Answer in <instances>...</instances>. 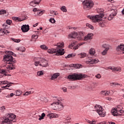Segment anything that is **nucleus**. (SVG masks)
<instances>
[{"label": "nucleus", "instance_id": "obj_6", "mask_svg": "<svg viewBox=\"0 0 124 124\" xmlns=\"http://www.w3.org/2000/svg\"><path fill=\"white\" fill-rule=\"evenodd\" d=\"M87 76L85 75L82 74H77L75 73L73 75H70L68 76L67 78L69 79V80H71V81H75V80H81V79H84V78H86Z\"/></svg>", "mask_w": 124, "mask_h": 124}, {"label": "nucleus", "instance_id": "obj_46", "mask_svg": "<svg viewBox=\"0 0 124 124\" xmlns=\"http://www.w3.org/2000/svg\"><path fill=\"white\" fill-rule=\"evenodd\" d=\"M81 64H75L74 68H80V66Z\"/></svg>", "mask_w": 124, "mask_h": 124}, {"label": "nucleus", "instance_id": "obj_23", "mask_svg": "<svg viewBox=\"0 0 124 124\" xmlns=\"http://www.w3.org/2000/svg\"><path fill=\"white\" fill-rule=\"evenodd\" d=\"M46 116L49 117L50 120L54 118H58V115L55 113H48Z\"/></svg>", "mask_w": 124, "mask_h": 124}, {"label": "nucleus", "instance_id": "obj_12", "mask_svg": "<svg viewBox=\"0 0 124 124\" xmlns=\"http://www.w3.org/2000/svg\"><path fill=\"white\" fill-rule=\"evenodd\" d=\"M98 62H99V61H98V60L97 59H93V58H91L90 59H89L88 61H87L86 62V63H87V64H93V63H97Z\"/></svg>", "mask_w": 124, "mask_h": 124}, {"label": "nucleus", "instance_id": "obj_20", "mask_svg": "<svg viewBox=\"0 0 124 124\" xmlns=\"http://www.w3.org/2000/svg\"><path fill=\"white\" fill-rule=\"evenodd\" d=\"M21 31H22L23 32H27V31H30V26L26 25H23L21 27Z\"/></svg>", "mask_w": 124, "mask_h": 124}, {"label": "nucleus", "instance_id": "obj_17", "mask_svg": "<svg viewBox=\"0 0 124 124\" xmlns=\"http://www.w3.org/2000/svg\"><path fill=\"white\" fill-rule=\"evenodd\" d=\"M32 11L33 12H36L37 15H39L40 16H41V15H43V14L44 13V12H45V11H44V10L41 11L40 10H37V8H34Z\"/></svg>", "mask_w": 124, "mask_h": 124}, {"label": "nucleus", "instance_id": "obj_13", "mask_svg": "<svg viewBox=\"0 0 124 124\" xmlns=\"http://www.w3.org/2000/svg\"><path fill=\"white\" fill-rule=\"evenodd\" d=\"M10 32L7 31V29H5V28L3 27V29L0 28V36H2L4 35V34H7V33H10Z\"/></svg>", "mask_w": 124, "mask_h": 124}, {"label": "nucleus", "instance_id": "obj_8", "mask_svg": "<svg viewBox=\"0 0 124 124\" xmlns=\"http://www.w3.org/2000/svg\"><path fill=\"white\" fill-rule=\"evenodd\" d=\"M83 4V8L86 10L91 9L93 6V2L92 0H85L82 2Z\"/></svg>", "mask_w": 124, "mask_h": 124}, {"label": "nucleus", "instance_id": "obj_7", "mask_svg": "<svg viewBox=\"0 0 124 124\" xmlns=\"http://www.w3.org/2000/svg\"><path fill=\"white\" fill-rule=\"evenodd\" d=\"M83 36H84V32H79L78 34L76 32H73L69 34L68 36V38H69V39L70 38L74 39L77 38L78 40H81Z\"/></svg>", "mask_w": 124, "mask_h": 124}, {"label": "nucleus", "instance_id": "obj_54", "mask_svg": "<svg viewBox=\"0 0 124 124\" xmlns=\"http://www.w3.org/2000/svg\"><path fill=\"white\" fill-rule=\"evenodd\" d=\"M27 93H28V95H29V94H31L32 93H33V91L27 92Z\"/></svg>", "mask_w": 124, "mask_h": 124}, {"label": "nucleus", "instance_id": "obj_47", "mask_svg": "<svg viewBox=\"0 0 124 124\" xmlns=\"http://www.w3.org/2000/svg\"><path fill=\"white\" fill-rule=\"evenodd\" d=\"M32 38H34V39H37V38H38V36L37 35H32Z\"/></svg>", "mask_w": 124, "mask_h": 124}, {"label": "nucleus", "instance_id": "obj_44", "mask_svg": "<svg viewBox=\"0 0 124 124\" xmlns=\"http://www.w3.org/2000/svg\"><path fill=\"white\" fill-rule=\"evenodd\" d=\"M12 40L14 42H16L17 43H19V42H20V39H17L15 38H12Z\"/></svg>", "mask_w": 124, "mask_h": 124}, {"label": "nucleus", "instance_id": "obj_55", "mask_svg": "<svg viewBox=\"0 0 124 124\" xmlns=\"http://www.w3.org/2000/svg\"><path fill=\"white\" fill-rule=\"evenodd\" d=\"M69 89H75V86H69Z\"/></svg>", "mask_w": 124, "mask_h": 124}, {"label": "nucleus", "instance_id": "obj_52", "mask_svg": "<svg viewBox=\"0 0 124 124\" xmlns=\"http://www.w3.org/2000/svg\"><path fill=\"white\" fill-rule=\"evenodd\" d=\"M73 57V55L72 54H69L67 56H66V59H67V58H72Z\"/></svg>", "mask_w": 124, "mask_h": 124}, {"label": "nucleus", "instance_id": "obj_16", "mask_svg": "<svg viewBox=\"0 0 124 124\" xmlns=\"http://www.w3.org/2000/svg\"><path fill=\"white\" fill-rule=\"evenodd\" d=\"M117 111H118V113H119V116H122L124 113V111L123 110V106H118L116 108Z\"/></svg>", "mask_w": 124, "mask_h": 124}, {"label": "nucleus", "instance_id": "obj_50", "mask_svg": "<svg viewBox=\"0 0 124 124\" xmlns=\"http://www.w3.org/2000/svg\"><path fill=\"white\" fill-rule=\"evenodd\" d=\"M11 86V84H7V85H6L5 86H3L2 87V88H9V87H10Z\"/></svg>", "mask_w": 124, "mask_h": 124}, {"label": "nucleus", "instance_id": "obj_4", "mask_svg": "<svg viewBox=\"0 0 124 124\" xmlns=\"http://www.w3.org/2000/svg\"><path fill=\"white\" fill-rule=\"evenodd\" d=\"M1 124H13L16 122V115L13 113H7L4 117L1 118Z\"/></svg>", "mask_w": 124, "mask_h": 124}, {"label": "nucleus", "instance_id": "obj_45", "mask_svg": "<svg viewBox=\"0 0 124 124\" xmlns=\"http://www.w3.org/2000/svg\"><path fill=\"white\" fill-rule=\"evenodd\" d=\"M49 22L52 24H54V23H56V20H55V19L51 18L49 19Z\"/></svg>", "mask_w": 124, "mask_h": 124}, {"label": "nucleus", "instance_id": "obj_24", "mask_svg": "<svg viewBox=\"0 0 124 124\" xmlns=\"http://www.w3.org/2000/svg\"><path fill=\"white\" fill-rule=\"evenodd\" d=\"M111 113L114 116H118V115H120V113L118 112V110H117V109L115 108H112L111 110Z\"/></svg>", "mask_w": 124, "mask_h": 124}, {"label": "nucleus", "instance_id": "obj_28", "mask_svg": "<svg viewBox=\"0 0 124 124\" xmlns=\"http://www.w3.org/2000/svg\"><path fill=\"white\" fill-rule=\"evenodd\" d=\"M109 12V16H116V15H117V14L118 13L117 10H115L114 9L111 10V11H110Z\"/></svg>", "mask_w": 124, "mask_h": 124}, {"label": "nucleus", "instance_id": "obj_9", "mask_svg": "<svg viewBox=\"0 0 124 124\" xmlns=\"http://www.w3.org/2000/svg\"><path fill=\"white\" fill-rule=\"evenodd\" d=\"M77 43V42L73 41V42L69 46V48H70L71 49H74V50H77V49L79 48V46H81V45H84V43H81L78 45H76Z\"/></svg>", "mask_w": 124, "mask_h": 124}, {"label": "nucleus", "instance_id": "obj_19", "mask_svg": "<svg viewBox=\"0 0 124 124\" xmlns=\"http://www.w3.org/2000/svg\"><path fill=\"white\" fill-rule=\"evenodd\" d=\"M93 34L92 33H88L85 37H84V41H87V40L93 39Z\"/></svg>", "mask_w": 124, "mask_h": 124}, {"label": "nucleus", "instance_id": "obj_60", "mask_svg": "<svg viewBox=\"0 0 124 124\" xmlns=\"http://www.w3.org/2000/svg\"><path fill=\"white\" fill-rule=\"evenodd\" d=\"M37 26H38V23H36L34 25H33V27H37Z\"/></svg>", "mask_w": 124, "mask_h": 124}, {"label": "nucleus", "instance_id": "obj_48", "mask_svg": "<svg viewBox=\"0 0 124 124\" xmlns=\"http://www.w3.org/2000/svg\"><path fill=\"white\" fill-rule=\"evenodd\" d=\"M95 77L97 78L98 79H100L101 78V75L100 74H98L95 76Z\"/></svg>", "mask_w": 124, "mask_h": 124}, {"label": "nucleus", "instance_id": "obj_2", "mask_svg": "<svg viewBox=\"0 0 124 124\" xmlns=\"http://www.w3.org/2000/svg\"><path fill=\"white\" fill-rule=\"evenodd\" d=\"M56 46H57V47L56 49L51 48L48 49L47 52L49 53V54H55V53H56L57 56H62V55L64 54V50L62 49L64 46V43H59L57 44Z\"/></svg>", "mask_w": 124, "mask_h": 124}, {"label": "nucleus", "instance_id": "obj_41", "mask_svg": "<svg viewBox=\"0 0 124 124\" xmlns=\"http://www.w3.org/2000/svg\"><path fill=\"white\" fill-rule=\"evenodd\" d=\"M40 48H41V49H42L43 50H48V48L47 47V46L44 45L40 46Z\"/></svg>", "mask_w": 124, "mask_h": 124}, {"label": "nucleus", "instance_id": "obj_29", "mask_svg": "<svg viewBox=\"0 0 124 124\" xmlns=\"http://www.w3.org/2000/svg\"><path fill=\"white\" fill-rule=\"evenodd\" d=\"M98 13H99L98 15H95V16H105V13L103 12V9H100L98 11Z\"/></svg>", "mask_w": 124, "mask_h": 124}, {"label": "nucleus", "instance_id": "obj_51", "mask_svg": "<svg viewBox=\"0 0 124 124\" xmlns=\"http://www.w3.org/2000/svg\"><path fill=\"white\" fill-rule=\"evenodd\" d=\"M70 117L69 116L67 117L66 119V121H67L68 123L70 122Z\"/></svg>", "mask_w": 124, "mask_h": 124}, {"label": "nucleus", "instance_id": "obj_21", "mask_svg": "<svg viewBox=\"0 0 124 124\" xmlns=\"http://www.w3.org/2000/svg\"><path fill=\"white\" fill-rule=\"evenodd\" d=\"M39 3H40V0H39L38 1H35V0H33L30 2V5L31 6H36V4H38Z\"/></svg>", "mask_w": 124, "mask_h": 124}, {"label": "nucleus", "instance_id": "obj_22", "mask_svg": "<svg viewBox=\"0 0 124 124\" xmlns=\"http://www.w3.org/2000/svg\"><path fill=\"white\" fill-rule=\"evenodd\" d=\"M111 92H112V93H114L115 91H103L100 92V94H102V95H109V94L111 93Z\"/></svg>", "mask_w": 124, "mask_h": 124}, {"label": "nucleus", "instance_id": "obj_30", "mask_svg": "<svg viewBox=\"0 0 124 124\" xmlns=\"http://www.w3.org/2000/svg\"><path fill=\"white\" fill-rule=\"evenodd\" d=\"M60 76V73H57L54 74H53L51 78V80H55V79H57L58 77Z\"/></svg>", "mask_w": 124, "mask_h": 124}, {"label": "nucleus", "instance_id": "obj_37", "mask_svg": "<svg viewBox=\"0 0 124 124\" xmlns=\"http://www.w3.org/2000/svg\"><path fill=\"white\" fill-rule=\"evenodd\" d=\"M87 122L89 124H96V121H95V120H92V121L87 120Z\"/></svg>", "mask_w": 124, "mask_h": 124}, {"label": "nucleus", "instance_id": "obj_38", "mask_svg": "<svg viewBox=\"0 0 124 124\" xmlns=\"http://www.w3.org/2000/svg\"><path fill=\"white\" fill-rule=\"evenodd\" d=\"M50 14H52V15H55V16H57V15H59V13H58V12L56 11H50Z\"/></svg>", "mask_w": 124, "mask_h": 124}, {"label": "nucleus", "instance_id": "obj_32", "mask_svg": "<svg viewBox=\"0 0 124 124\" xmlns=\"http://www.w3.org/2000/svg\"><path fill=\"white\" fill-rule=\"evenodd\" d=\"M97 113L98 114H99L100 117H105L106 113L105 112L104 110L103 109H102V110H101Z\"/></svg>", "mask_w": 124, "mask_h": 124}, {"label": "nucleus", "instance_id": "obj_43", "mask_svg": "<svg viewBox=\"0 0 124 124\" xmlns=\"http://www.w3.org/2000/svg\"><path fill=\"white\" fill-rule=\"evenodd\" d=\"M18 50V51H20L21 52H25V51H26V48H25V47L24 46H22Z\"/></svg>", "mask_w": 124, "mask_h": 124}, {"label": "nucleus", "instance_id": "obj_25", "mask_svg": "<svg viewBox=\"0 0 124 124\" xmlns=\"http://www.w3.org/2000/svg\"><path fill=\"white\" fill-rule=\"evenodd\" d=\"M94 109H95V111L97 112V113H98L99 111H101V110H102L103 108L101 106L96 105Z\"/></svg>", "mask_w": 124, "mask_h": 124}, {"label": "nucleus", "instance_id": "obj_58", "mask_svg": "<svg viewBox=\"0 0 124 124\" xmlns=\"http://www.w3.org/2000/svg\"><path fill=\"white\" fill-rule=\"evenodd\" d=\"M70 67H74L75 64H71L69 65Z\"/></svg>", "mask_w": 124, "mask_h": 124}, {"label": "nucleus", "instance_id": "obj_56", "mask_svg": "<svg viewBox=\"0 0 124 124\" xmlns=\"http://www.w3.org/2000/svg\"><path fill=\"white\" fill-rule=\"evenodd\" d=\"M106 99H107V100H109V101H110V100H112V98L109 97H107L106 98Z\"/></svg>", "mask_w": 124, "mask_h": 124}, {"label": "nucleus", "instance_id": "obj_31", "mask_svg": "<svg viewBox=\"0 0 124 124\" xmlns=\"http://www.w3.org/2000/svg\"><path fill=\"white\" fill-rule=\"evenodd\" d=\"M9 13L7 11L3 9L0 10V15H8Z\"/></svg>", "mask_w": 124, "mask_h": 124}, {"label": "nucleus", "instance_id": "obj_15", "mask_svg": "<svg viewBox=\"0 0 124 124\" xmlns=\"http://www.w3.org/2000/svg\"><path fill=\"white\" fill-rule=\"evenodd\" d=\"M13 20L16 21V22H22V21H24V20H27L28 19L27 16H25L24 18H21L20 17L14 16L12 17Z\"/></svg>", "mask_w": 124, "mask_h": 124}, {"label": "nucleus", "instance_id": "obj_5", "mask_svg": "<svg viewBox=\"0 0 124 124\" xmlns=\"http://www.w3.org/2000/svg\"><path fill=\"white\" fill-rule=\"evenodd\" d=\"M34 61L35 62L34 65H35V66H38V65L43 66V67H46V66H48V61L45 59L37 58H34Z\"/></svg>", "mask_w": 124, "mask_h": 124}, {"label": "nucleus", "instance_id": "obj_63", "mask_svg": "<svg viewBox=\"0 0 124 124\" xmlns=\"http://www.w3.org/2000/svg\"><path fill=\"white\" fill-rule=\"evenodd\" d=\"M2 72V73H5V70H3L2 71H1V73Z\"/></svg>", "mask_w": 124, "mask_h": 124}, {"label": "nucleus", "instance_id": "obj_36", "mask_svg": "<svg viewBox=\"0 0 124 124\" xmlns=\"http://www.w3.org/2000/svg\"><path fill=\"white\" fill-rule=\"evenodd\" d=\"M86 27H87V28H89V29H90L91 30H94V27H93V25L89 24V23H87L86 24Z\"/></svg>", "mask_w": 124, "mask_h": 124}, {"label": "nucleus", "instance_id": "obj_3", "mask_svg": "<svg viewBox=\"0 0 124 124\" xmlns=\"http://www.w3.org/2000/svg\"><path fill=\"white\" fill-rule=\"evenodd\" d=\"M88 18L91 19V20H92L93 22L94 23H96V22H100V23H99V26L103 28V27H104V24L102 23V18H104V19L108 18V21H111V20H113V19H114V16H88Z\"/></svg>", "mask_w": 124, "mask_h": 124}, {"label": "nucleus", "instance_id": "obj_11", "mask_svg": "<svg viewBox=\"0 0 124 124\" xmlns=\"http://www.w3.org/2000/svg\"><path fill=\"white\" fill-rule=\"evenodd\" d=\"M52 105L54 106L55 108H58V109H62V108H63L62 104L61 102L53 103L52 104Z\"/></svg>", "mask_w": 124, "mask_h": 124}, {"label": "nucleus", "instance_id": "obj_53", "mask_svg": "<svg viewBox=\"0 0 124 124\" xmlns=\"http://www.w3.org/2000/svg\"><path fill=\"white\" fill-rule=\"evenodd\" d=\"M62 90L63 92H66V91H67V89H66V88H65V87L62 88Z\"/></svg>", "mask_w": 124, "mask_h": 124}, {"label": "nucleus", "instance_id": "obj_34", "mask_svg": "<svg viewBox=\"0 0 124 124\" xmlns=\"http://www.w3.org/2000/svg\"><path fill=\"white\" fill-rule=\"evenodd\" d=\"M89 54H90L91 56H93V55H94V54H95V50H94L93 48H91L90 49Z\"/></svg>", "mask_w": 124, "mask_h": 124}, {"label": "nucleus", "instance_id": "obj_35", "mask_svg": "<svg viewBox=\"0 0 124 124\" xmlns=\"http://www.w3.org/2000/svg\"><path fill=\"white\" fill-rule=\"evenodd\" d=\"M45 116H46V114H45V113H43L41 114V116L39 115V117H40V118H39V121H41L42 120H43V119H44V117H45Z\"/></svg>", "mask_w": 124, "mask_h": 124}, {"label": "nucleus", "instance_id": "obj_10", "mask_svg": "<svg viewBox=\"0 0 124 124\" xmlns=\"http://www.w3.org/2000/svg\"><path fill=\"white\" fill-rule=\"evenodd\" d=\"M102 47L105 49V50H104L103 52H102V55L103 56H105V55L107 54V52H108V50L110 49V46L107 44H104L102 46Z\"/></svg>", "mask_w": 124, "mask_h": 124}, {"label": "nucleus", "instance_id": "obj_39", "mask_svg": "<svg viewBox=\"0 0 124 124\" xmlns=\"http://www.w3.org/2000/svg\"><path fill=\"white\" fill-rule=\"evenodd\" d=\"M61 10L63 12H66L67 11V10L66 9V7L63 6L60 8Z\"/></svg>", "mask_w": 124, "mask_h": 124}, {"label": "nucleus", "instance_id": "obj_57", "mask_svg": "<svg viewBox=\"0 0 124 124\" xmlns=\"http://www.w3.org/2000/svg\"><path fill=\"white\" fill-rule=\"evenodd\" d=\"M112 85H114L115 86H116V85H120V84L117 83H115V82L112 83Z\"/></svg>", "mask_w": 124, "mask_h": 124}, {"label": "nucleus", "instance_id": "obj_59", "mask_svg": "<svg viewBox=\"0 0 124 124\" xmlns=\"http://www.w3.org/2000/svg\"><path fill=\"white\" fill-rule=\"evenodd\" d=\"M14 96V93H11L10 94V97H12Z\"/></svg>", "mask_w": 124, "mask_h": 124}, {"label": "nucleus", "instance_id": "obj_14", "mask_svg": "<svg viewBox=\"0 0 124 124\" xmlns=\"http://www.w3.org/2000/svg\"><path fill=\"white\" fill-rule=\"evenodd\" d=\"M116 50L117 52H122L124 54V45H120L116 47Z\"/></svg>", "mask_w": 124, "mask_h": 124}, {"label": "nucleus", "instance_id": "obj_33", "mask_svg": "<svg viewBox=\"0 0 124 124\" xmlns=\"http://www.w3.org/2000/svg\"><path fill=\"white\" fill-rule=\"evenodd\" d=\"M86 53L82 52L81 53H79L78 55V58H80V59H83V58H86Z\"/></svg>", "mask_w": 124, "mask_h": 124}, {"label": "nucleus", "instance_id": "obj_49", "mask_svg": "<svg viewBox=\"0 0 124 124\" xmlns=\"http://www.w3.org/2000/svg\"><path fill=\"white\" fill-rule=\"evenodd\" d=\"M5 110V107L3 106V107H2L0 108V110H1L2 112H3Z\"/></svg>", "mask_w": 124, "mask_h": 124}, {"label": "nucleus", "instance_id": "obj_64", "mask_svg": "<svg viewBox=\"0 0 124 124\" xmlns=\"http://www.w3.org/2000/svg\"><path fill=\"white\" fill-rule=\"evenodd\" d=\"M122 14H123V15H124V9L122 10Z\"/></svg>", "mask_w": 124, "mask_h": 124}, {"label": "nucleus", "instance_id": "obj_61", "mask_svg": "<svg viewBox=\"0 0 124 124\" xmlns=\"http://www.w3.org/2000/svg\"><path fill=\"white\" fill-rule=\"evenodd\" d=\"M24 95H29V94L28 93V92H26L24 94Z\"/></svg>", "mask_w": 124, "mask_h": 124}, {"label": "nucleus", "instance_id": "obj_18", "mask_svg": "<svg viewBox=\"0 0 124 124\" xmlns=\"http://www.w3.org/2000/svg\"><path fill=\"white\" fill-rule=\"evenodd\" d=\"M12 23V21L11 20L8 19L6 21V23L3 24L2 27L8 30V29H9V27L7 25H11Z\"/></svg>", "mask_w": 124, "mask_h": 124}, {"label": "nucleus", "instance_id": "obj_42", "mask_svg": "<svg viewBox=\"0 0 124 124\" xmlns=\"http://www.w3.org/2000/svg\"><path fill=\"white\" fill-rule=\"evenodd\" d=\"M22 92L21 90H17L16 93V95H21L22 93Z\"/></svg>", "mask_w": 124, "mask_h": 124}, {"label": "nucleus", "instance_id": "obj_62", "mask_svg": "<svg viewBox=\"0 0 124 124\" xmlns=\"http://www.w3.org/2000/svg\"><path fill=\"white\" fill-rule=\"evenodd\" d=\"M6 97H10V94H8L6 96Z\"/></svg>", "mask_w": 124, "mask_h": 124}, {"label": "nucleus", "instance_id": "obj_40", "mask_svg": "<svg viewBox=\"0 0 124 124\" xmlns=\"http://www.w3.org/2000/svg\"><path fill=\"white\" fill-rule=\"evenodd\" d=\"M44 74V71H39L37 73V75L38 76H41V75H43Z\"/></svg>", "mask_w": 124, "mask_h": 124}, {"label": "nucleus", "instance_id": "obj_26", "mask_svg": "<svg viewBox=\"0 0 124 124\" xmlns=\"http://www.w3.org/2000/svg\"><path fill=\"white\" fill-rule=\"evenodd\" d=\"M110 69L112 71H119V72H121V70H122L120 67H110Z\"/></svg>", "mask_w": 124, "mask_h": 124}, {"label": "nucleus", "instance_id": "obj_27", "mask_svg": "<svg viewBox=\"0 0 124 124\" xmlns=\"http://www.w3.org/2000/svg\"><path fill=\"white\" fill-rule=\"evenodd\" d=\"M6 84H8V85H12V84H14V83L13 82H10L7 80L0 81V85H6Z\"/></svg>", "mask_w": 124, "mask_h": 124}, {"label": "nucleus", "instance_id": "obj_1", "mask_svg": "<svg viewBox=\"0 0 124 124\" xmlns=\"http://www.w3.org/2000/svg\"><path fill=\"white\" fill-rule=\"evenodd\" d=\"M12 55V56H11ZM16 57V54L12 51H8V54L4 56L3 61L6 64H9L7 66V68L10 70H13L15 69V62H16V60L13 58V57Z\"/></svg>", "mask_w": 124, "mask_h": 124}]
</instances>
